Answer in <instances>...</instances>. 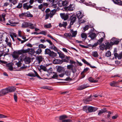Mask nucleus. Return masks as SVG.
<instances>
[{"instance_id":"nucleus-28","label":"nucleus","mask_w":122,"mask_h":122,"mask_svg":"<svg viewBox=\"0 0 122 122\" xmlns=\"http://www.w3.org/2000/svg\"><path fill=\"white\" fill-rule=\"evenodd\" d=\"M92 55L94 57H97L99 55L96 51H93L92 52Z\"/></svg>"},{"instance_id":"nucleus-8","label":"nucleus","mask_w":122,"mask_h":122,"mask_svg":"<svg viewBox=\"0 0 122 122\" xmlns=\"http://www.w3.org/2000/svg\"><path fill=\"white\" fill-rule=\"evenodd\" d=\"M69 17V20L70 21V23L74 24L76 19V15L70 14Z\"/></svg>"},{"instance_id":"nucleus-55","label":"nucleus","mask_w":122,"mask_h":122,"mask_svg":"<svg viewBox=\"0 0 122 122\" xmlns=\"http://www.w3.org/2000/svg\"><path fill=\"white\" fill-rule=\"evenodd\" d=\"M7 116L2 114H0V118H6Z\"/></svg>"},{"instance_id":"nucleus-3","label":"nucleus","mask_w":122,"mask_h":122,"mask_svg":"<svg viewBox=\"0 0 122 122\" xmlns=\"http://www.w3.org/2000/svg\"><path fill=\"white\" fill-rule=\"evenodd\" d=\"M97 107L92 106L88 107L86 106H84V111L86 113L94 112L98 109Z\"/></svg>"},{"instance_id":"nucleus-34","label":"nucleus","mask_w":122,"mask_h":122,"mask_svg":"<svg viewBox=\"0 0 122 122\" xmlns=\"http://www.w3.org/2000/svg\"><path fill=\"white\" fill-rule=\"evenodd\" d=\"M30 24H29V27L31 29H34L35 26V25L33 24H32L31 23L29 22Z\"/></svg>"},{"instance_id":"nucleus-12","label":"nucleus","mask_w":122,"mask_h":122,"mask_svg":"<svg viewBox=\"0 0 122 122\" xmlns=\"http://www.w3.org/2000/svg\"><path fill=\"white\" fill-rule=\"evenodd\" d=\"M7 93V92L5 88L2 89L0 91V97L3 96Z\"/></svg>"},{"instance_id":"nucleus-2","label":"nucleus","mask_w":122,"mask_h":122,"mask_svg":"<svg viewBox=\"0 0 122 122\" xmlns=\"http://www.w3.org/2000/svg\"><path fill=\"white\" fill-rule=\"evenodd\" d=\"M56 12V10L55 9L51 11L49 8L47 9L45 11L46 14L45 15V20L48 19L49 17L51 18H52L55 14Z\"/></svg>"},{"instance_id":"nucleus-31","label":"nucleus","mask_w":122,"mask_h":122,"mask_svg":"<svg viewBox=\"0 0 122 122\" xmlns=\"http://www.w3.org/2000/svg\"><path fill=\"white\" fill-rule=\"evenodd\" d=\"M68 118V117L65 115H63L60 116L59 117V119L60 120H62V121L65 118Z\"/></svg>"},{"instance_id":"nucleus-29","label":"nucleus","mask_w":122,"mask_h":122,"mask_svg":"<svg viewBox=\"0 0 122 122\" xmlns=\"http://www.w3.org/2000/svg\"><path fill=\"white\" fill-rule=\"evenodd\" d=\"M57 53L59 55V57L62 59L64 58L65 57V56L62 52H57Z\"/></svg>"},{"instance_id":"nucleus-51","label":"nucleus","mask_w":122,"mask_h":122,"mask_svg":"<svg viewBox=\"0 0 122 122\" xmlns=\"http://www.w3.org/2000/svg\"><path fill=\"white\" fill-rule=\"evenodd\" d=\"M84 4L87 6H91L93 5L92 4V3L91 2H89V3H87L85 2L84 3Z\"/></svg>"},{"instance_id":"nucleus-20","label":"nucleus","mask_w":122,"mask_h":122,"mask_svg":"<svg viewBox=\"0 0 122 122\" xmlns=\"http://www.w3.org/2000/svg\"><path fill=\"white\" fill-rule=\"evenodd\" d=\"M114 3L119 5H122V1L121 0H112Z\"/></svg>"},{"instance_id":"nucleus-42","label":"nucleus","mask_w":122,"mask_h":122,"mask_svg":"<svg viewBox=\"0 0 122 122\" xmlns=\"http://www.w3.org/2000/svg\"><path fill=\"white\" fill-rule=\"evenodd\" d=\"M35 74H34L35 77V76L37 77L40 79H42V78L39 75L37 72L35 71H34Z\"/></svg>"},{"instance_id":"nucleus-47","label":"nucleus","mask_w":122,"mask_h":122,"mask_svg":"<svg viewBox=\"0 0 122 122\" xmlns=\"http://www.w3.org/2000/svg\"><path fill=\"white\" fill-rule=\"evenodd\" d=\"M14 98L15 101L16 102H17V99L16 93H15L14 96Z\"/></svg>"},{"instance_id":"nucleus-60","label":"nucleus","mask_w":122,"mask_h":122,"mask_svg":"<svg viewBox=\"0 0 122 122\" xmlns=\"http://www.w3.org/2000/svg\"><path fill=\"white\" fill-rule=\"evenodd\" d=\"M53 50H54L56 51H58V50L57 48V47L54 45V46H53Z\"/></svg>"},{"instance_id":"nucleus-14","label":"nucleus","mask_w":122,"mask_h":122,"mask_svg":"<svg viewBox=\"0 0 122 122\" xmlns=\"http://www.w3.org/2000/svg\"><path fill=\"white\" fill-rule=\"evenodd\" d=\"M112 45L113 44H112V43L110 42V43L108 42H107L106 43V45H105V49L106 50L110 49Z\"/></svg>"},{"instance_id":"nucleus-33","label":"nucleus","mask_w":122,"mask_h":122,"mask_svg":"<svg viewBox=\"0 0 122 122\" xmlns=\"http://www.w3.org/2000/svg\"><path fill=\"white\" fill-rule=\"evenodd\" d=\"M37 61L38 62V63L40 64L42 61V56H39L37 58Z\"/></svg>"},{"instance_id":"nucleus-11","label":"nucleus","mask_w":122,"mask_h":122,"mask_svg":"<svg viewBox=\"0 0 122 122\" xmlns=\"http://www.w3.org/2000/svg\"><path fill=\"white\" fill-rule=\"evenodd\" d=\"M111 42L112 43L113 45H117L118 44L119 41L114 37L111 40Z\"/></svg>"},{"instance_id":"nucleus-64","label":"nucleus","mask_w":122,"mask_h":122,"mask_svg":"<svg viewBox=\"0 0 122 122\" xmlns=\"http://www.w3.org/2000/svg\"><path fill=\"white\" fill-rule=\"evenodd\" d=\"M43 7V5L42 4H41L40 5H39L38 8L39 9L41 10L42 8Z\"/></svg>"},{"instance_id":"nucleus-58","label":"nucleus","mask_w":122,"mask_h":122,"mask_svg":"<svg viewBox=\"0 0 122 122\" xmlns=\"http://www.w3.org/2000/svg\"><path fill=\"white\" fill-rule=\"evenodd\" d=\"M71 120L70 119H67L66 120L65 119L62 121V122H70L71 121Z\"/></svg>"},{"instance_id":"nucleus-1","label":"nucleus","mask_w":122,"mask_h":122,"mask_svg":"<svg viewBox=\"0 0 122 122\" xmlns=\"http://www.w3.org/2000/svg\"><path fill=\"white\" fill-rule=\"evenodd\" d=\"M30 51L29 48L25 50L24 49L18 50L17 51H14L12 53V55L14 58V60L18 59L19 58V55L21 54L24 53H26Z\"/></svg>"},{"instance_id":"nucleus-4","label":"nucleus","mask_w":122,"mask_h":122,"mask_svg":"<svg viewBox=\"0 0 122 122\" xmlns=\"http://www.w3.org/2000/svg\"><path fill=\"white\" fill-rule=\"evenodd\" d=\"M45 54H48L52 57H54L57 56V54L53 51H51L50 49H46L45 50Z\"/></svg>"},{"instance_id":"nucleus-6","label":"nucleus","mask_w":122,"mask_h":122,"mask_svg":"<svg viewBox=\"0 0 122 122\" xmlns=\"http://www.w3.org/2000/svg\"><path fill=\"white\" fill-rule=\"evenodd\" d=\"M68 1L67 0L63 1L62 0H60L58 2V4L60 7H61L62 6H66L68 4Z\"/></svg>"},{"instance_id":"nucleus-48","label":"nucleus","mask_w":122,"mask_h":122,"mask_svg":"<svg viewBox=\"0 0 122 122\" xmlns=\"http://www.w3.org/2000/svg\"><path fill=\"white\" fill-rule=\"evenodd\" d=\"M116 83V82L115 81H113L111 82L110 83V85L112 86H115V84Z\"/></svg>"},{"instance_id":"nucleus-40","label":"nucleus","mask_w":122,"mask_h":122,"mask_svg":"<svg viewBox=\"0 0 122 122\" xmlns=\"http://www.w3.org/2000/svg\"><path fill=\"white\" fill-rule=\"evenodd\" d=\"M8 22L10 23V25H14L17 24V23L15 22H14L11 20H9Z\"/></svg>"},{"instance_id":"nucleus-10","label":"nucleus","mask_w":122,"mask_h":122,"mask_svg":"<svg viewBox=\"0 0 122 122\" xmlns=\"http://www.w3.org/2000/svg\"><path fill=\"white\" fill-rule=\"evenodd\" d=\"M28 3H26L24 4L23 5V9L25 10H28L29 9H30L32 8L33 6L29 5H27Z\"/></svg>"},{"instance_id":"nucleus-45","label":"nucleus","mask_w":122,"mask_h":122,"mask_svg":"<svg viewBox=\"0 0 122 122\" xmlns=\"http://www.w3.org/2000/svg\"><path fill=\"white\" fill-rule=\"evenodd\" d=\"M105 46L104 44H102L99 46V48L101 50H103L105 48Z\"/></svg>"},{"instance_id":"nucleus-25","label":"nucleus","mask_w":122,"mask_h":122,"mask_svg":"<svg viewBox=\"0 0 122 122\" xmlns=\"http://www.w3.org/2000/svg\"><path fill=\"white\" fill-rule=\"evenodd\" d=\"M89 36L92 39H93L96 37V36L95 33H92L90 34Z\"/></svg>"},{"instance_id":"nucleus-19","label":"nucleus","mask_w":122,"mask_h":122,"mask_svg":"<svg viewBox=\"0 0 122 122\" xmlns=\"http://www.w3.org/2000/svg\"><path fill=\"white\" fill-rule=\"evenodd\" d=\"M29 22H23L22 24V27L23 28H25L29 27Z\"/></svg>"},{"instance_id":"nucleus-39","label":"nucleus","mask_w":122,"mask_h":122,"mask_svg":"<svg viewBox=\"0 0 122 122\" xmlns=\"http://www.w3.org/2000/svg\"><path fill=\"white\" fill-rule=\"evenodd\" d=\"M111 55V53L109 51H107L106 53L105 56L107 57L110 56Z\"/></svg>"},{"instance_id":"nucleus-41","label":"nucleus","mask_w":122,"mask_h":122,"mask_svg":"<svg viewBox=\"0 0 122 122\" xmlns=\"http://www.w3.org/2000/svg\"><path fill=\"white\" fill-rule=\"evenodd\" d=\"M91 27V25L90 24L86 25L84 27V31L88 30L89 28Z\"/></svg>"},{"instance_id":"nucleus-30","label":"nucleus","mask_w":122,"mask_h":122,"mask_svg":"<svg viewBox=\"0 0 122 122\" xmlns=\"http://www.w3.org/2000/svg\"><path fill=\"white\" fill-rule=\"evenodd\" d=\"M25 2V1L23 0L21 1L20 3H19L18 5L17 6L16 8L19 9H20L22 7L23 3Z\"/></svg>"},{"instance_id":"nucleus-15","label":"nucleus","mask_w":122,"mask_h":122,"mask_svg":"<svg viewBox=\"0 0 122 122\" xmlns=\"http://www.w3.org/2000/svg\"><path fill=\"white\" fill-rule=\"evenodd\" d=\"M76 16L79 19H81L84 15L82 14L81 11H77L76 13Z\"/></svg>"},{"instance_id":"nucleus-46","label":"nucleus","mask_w":122,"mask_h":122,"mask_svg":"<svg viewBox=\"0 0 122 122\" xmlns=\"http://www.w3.org/2000/svg\"><path fill=\"white\" fill-rule=\"evenodd\" d=\"M47 33L46 31H42L39 33V34L43 35H46Z\"/></svg>"},{"instance_id":"nucleus-9","label":"nucleus","mask_w":122,"mask_h":122,"mask_svg":"<svg viewBox=\"0 0 122 122\" xmlns=\"http://www.w3.org/2000/svg\"><path fill=\"white\" fill-rule=\"evenodd\" d=\"M31 58L30 57H27L25 56L24 57L23 56H21V60H23L26 64H29L30 62Z\"/></svg>"},{"instance_id":"nucleus-17","label":"nucleus","mask_w":122,"mask_h":122,"mask_svg":"<svg viewBox=\"0 0 122 122\" xmlns=\"http://www.w3.org/2000/svg\"><path fill=\"white\" fill-rule=\"evenodd\" d=\"M67 25V23L66 21H64L62 24L61 23H59V26L60 27H63L65 28H66Z\"/></svg>"},{"instance_id":"nucleus-44","label":"nucleus","mask_w":122,"mask_h":122,"mask_svg":"<svg viewBox=\"0 0 122 122\" xmlns=\"http://www.w3.org/2000/svg\"><path fill=\"white\" fill-rule=\"evenodd\" d=\"M39 48L41 49V48L45 49L46 48V46H44L43 44H40L38 46Z\"/></svg>"},{"instance_id":"nucleus-23","label":"nucleus","mask_w":122,"mask_h":122,"mask_svg":"<svg viewBox=\"0 0 122 122\" xmlns=\"http://www.w3.org/2000/svg\"><path fill=\"white\" fill-rule=\"evenodd\" d=\"M33 15L31 14L30 12L28 11L26 12H25V16L27 17H32Z\"/></svg>"},{"instance_id":"nucleus-52","label":"nucleus","mask_w":122,"mask_h":122,"mask_svg":"<svg viewBox=\"0 0 122 122\" xmlns=\"http://www.w3.org/2000/svg\"><path fill=\"white\" fill-rule=\"evenodd\" d=\"M58 77V76L57 75L56 73H55V74L53 75V76L52 77V78L53 79H55L56 78H57Z\"/></svg>"},{"instance_id":"nucleus-13","label":"nucleus","mask_w":122,"mask_h":122,"mask_svg":"<svg viewBox=\"0 0 122 122\" xmlns=\"http://www.w3.org/2000/svg\"><path fill=\"white\" fill-rule=\"evenodd\" d=\"M114 55L115 58H118V59L121 60L122 58V52L118 54L117 53H114Z\"/></svg>"},{"instance_id":"nucleus-24","label":"nucleus","mask_w":122,"mask_h":122,"mask_svg":"<svg viewBox=\"0 0 122 122\" xmlns=\"http://www.w3.org/2000/svg\"><path fill=\"white\" fill-rule=\"evenodd\" d=\"M64 68L60 66H58L57 67V70L59 72H62L63 71Z\"/></svg>"},{"instance_id":"nucleus-59","label":"nucleus","mask_w":122,"mask_h":122,"mask_svg":"<svg viewBox=\"0 0 122 122\" xmlns=\"http://www.w3.org/2000/svg\"><path fill=\"white\" fill-rule=\"evenodd\" d=\"M98 44L97 43V42L96 43H95L94 45H92L90 44V46H92V47H94L97 46Z\"/></svg>"},{"instance_id":"nucleus-16","label":"nucleus","mask_w":122,"mask_h":122,"mask_svg":"<svg viewBox=\"0 0 122 122\" xmlns=\"http://www.w3.org/2000/svg\"><path fill=\"white\" fill-rule=\"evenodd\" d=\"M102 34L103 36V37L101 38L100 39H99L97 42L98 44L99 45H100L102 43L103 40L104 38L105 37V35L104 33H103Z\"/></svg>"},{"instance_id":"nucleus-57","label":"nucleus","mask_w":122,"mask_h":122,"mask_svg":"<svg viewBox=\"0 0 122 122\" xmlns=\"http://www.w3.org/2000/svg\"><path fill=\"white\" fill-rule=\"evenodd\" d=\"M73 67V66L71 65H68L67 66V67L68 69H72Z\"/></svg>"},{"instance_id":"nucleus-56","label":"nucleus","mask_w":122,"mask_h":122,"mask_svg":"<svg viewBox=\"0 0 122 122\" xmlns=\"http://www.w3.org/2000/svg\"><path fill=\"white\" fill-rule=\"evenodd\" d=\"M89 72V70L88 68L86 67L84 68V73L86 72L87 73H88Z\"/></svg>"},{"instance_id":"nucleus-37","label":"nucleus","mask_w":122,"mask_h":122,"mask_svg":"<svg viewBox=\"0 0 122 122\" xmlns=\"http://www.w3.org/2000/svg\"><path fill=\"white\" fill-rule=\"evenodd\" d=\"M51 26H52L51 23L45 25L44 26V27L45 28H50Z\"/></svg>"},{"instance_id":"nucleus-7","label":"nucleus","mask_w":122,"mask_h":122,"mask_svg":"<svg viewBox=\"0 0 122 122\" xmlns=\"http://www.w3.org/2000/svg\"><path fill=\"white\" fill-rule=\"evenodd\" d=\"M64 9L66 11H72L75 9V5L74 4H70L67 7H64Z\"/></svg>"},{"instance_id":"nucleus-5","label":"nucleus","mask_w":122,"mask_h":122,"mask_svg":"<svg viewBox=\"0 0 122 122\" xmlns=\"http://www.w3.org/2000/svg\"><path fill=\"white\" fill-rule=\"evenodd\" d=\"M70 14L68 13H61L60 15L61 18L64 20H67L69 18Z\"/></svg>"},{"instance_id":"nucleus-36","label":"nucleus","mask_w":122,"mask_h":122,"mask_svg":"<svg viewBox=\"0 0 122 122\" xmlns=\"http://www.w3.org/2000/svg\"><path fill=\"white\" fill-rule=\"evenodd\" d=\"M42 52V51L41 49L39 48L35 52L36 54L39 55Z\"/></svg>"},{"instance_id":"nucleus-32","label":"nucleus","mask_w":122,"mask_h":122,"mask_svg":"<svg viewBox=\"0 0 122 122\" xmlns=\"http://www.w3.org/2000/svg\"><path fill=\"white\" fill-rule=\"evenodd\" d=\"M56 62V63L57 64H60L62 63L63 62V60H60L59 59H56L55 61Z\"/></svg>"},{"instance_id":"nucleus-38","label":"nucleus","mask_w":122,"mask_h":122,"mask_svg":"<svg viewBox=\"0 0 122 122\" xmlns=\"http://www.w3.org/2000/svg\"><path fill=\"white\" fill-rule=\"evenodd\" d=\"M40 67L41 69L43 70L44 71H46V68L45 66L41 65L40 66Z\"/></svg>"},{"instance_id":"nucleus-26","label":"nucleus","mask_w":122,"mask_h":122,"mask_svg":"<svg viewBox=\"0 0 122 122\" xmlns=\"http://www.w3.org/2000/svg\"><path fill=\"white\" fill-rule=\"evenodd\" d=\"M71 33L72 34V35H71V37H75L76 34L77 32L76 31H74L73 29H71V30L70 31Z\"/></svg>"},{"instance_id":"nucleus-43","label":"nucleus","mask_w":122,"mask_h":122,"mask_svg":"<svg viewBox=\"0 0 122 122\" xmlns=\"http://www.w3.org/2000/svg\"><path fill=\"white\" fill-rule=\"evenodd\" d=\"M84 89V85H83L79 86L77 88V90H81Z\"/></svg>"},{"instance_id":"nucleus-27","label":"nucleus","mask_w":122,"mask_h":122,"mask_svg":"<svg viewBox=\"0 0 122 122\" xmlns=\"http://www.w3.org/2000/svg\"><path fill=\"white\" fill-rule=\"evenodd\" d=\"M65 59L63 60V62H69V61L70 60H69L70 58H71L69 56H65Z\"/></svg>"},{"instance_id":"nucleus-50","label":"nucleus","mask_w":122,"mask_h":122,"mask_svg":"<svg viewBox=\"0 0 122 122\" xmlns=\"http://www.w3.org/2000/svg\"><path fill=\"white\" fill-rule=\"evenodd\" d=\"M27 75L30 77H35L34 74L33 73H29Z\"/></svg>"},{"instance_id":"nucleus-22","label":"nucleus","mask_w":122,"mask_h":122,"mask_svg":"<svg viewBox=\"0 0 122 122\" xmlns=\"http://www.w3.org/2000/svg\"><path fill=\"white\" fill-rule=\"evenodd\" d=\"M107 111L106 108H103L99 110V112L98 113V115H100L102 113L106 112Z\"/></svg>"},{"instance_id":"nucleus-35","label":"nucleus","mask_w":122,"mask_h":122,"mask_svg":"<svg viewBox=\"0 0 122 122\" xmlns=\"http://www.w3.org/2000/svg\"><path fill=\"white\" fill-rule=\"evenodd\" d=\"M91 96H90L88 97V98L86 99V100H84V103L87 104V102H89V101H91L92 100L91 99H90V98H91Z\"/></svg>"},{"instance_id":"nucleus-49","label":"nucleus","mask_w":122,"mask_h":122,"mask_svg":"<svg viewBox=\"0 0 122 122\" xmlns=\"http://www.w3.org/2000/svg\"><path fill=\"white\" fill-rule=\"evenodd\" d=\"M47 36L49 37L52 39V40H54V41H56L57 43H58L57 42V41L54 39V38H53V37L50 34H48L47 35Z\"/></svg>"},{"instance_id":"nucleus-54","label":"nucleus","mask_w":122,"mask_h":122,"mask_svg":"<svg viewBox=\"0 0 122 122\" xmlns=\"http://www.w3.org/2000/svg\"><path fill=\"white\" fill-rule=\"evenodd\" d=\"M25 13H22L21 14H20L19 16L20 17H23L24 16H25Z\"/></svg>"},{"instance_id":"nucleus-21","label":"nucleus","mask_w":122,"mask_h":122,"mask_svg":"<svg viewBox=\"0 0 122 122\" xmlns=\"http://www.w3.org/2000/svg\"><path fill=\"white\" fill-rule=\"evenodd\" d=\"M88 80L90 82L92 83H97V82L98 81L97 80H95L92 77H90L88 79Z\"/></svg>"},{"instance_id":"nucleus-63","label":"nucleus","mask_w":122,"mask_h":122,"mask_svg":"<svg viewBox=\"0 0 122 122\" xmlns=\"http://www.w3.org/2000/svg\"><path fill=\"white\" fill-rule=\"evenodd\" d=\"M21 63L19 62H18V63H17L16 64L17 66H18V67H20L21 66Z\"/></svg>"},{"instance_id":"nucleus-61","label":"nucleus","mask_w":122,"mask_h":122,"mask_svg":"<svg viewBox=\"0 0 122 122\" xmlns=\"http://www.w3.org/2000/svg\"><path fill=\"white\" fill-rule=\"evenodd\" d=\"M9 5V3L7 2L5 3L3 5V7H6L7 6Z\"/></svg>"},{"instance_id":"nucleus-62","label":"nucleus","mask_w":122,"mask_h":122,"mask_svg":"<svg viewBox=\"0 0 122 122\" xmlns=\"http://www.w3.org/2000/svg\"><path fill=\"white\" fill-rule=\"evenodd\" d=\"M2 18H3V21H4L5 20V15L3 14H2Z\"/></svg>"},{"instance_id":"nucleus-18","label":"nucleus","mask_w":122,"mask_h":122,"mask_svg":"<svg viewBox=\"0 0 122 122\" xmlns=\"http://www.w3.org/2000/svg\"><path fill=\"white\" fill-rule=\"evenodd\" d=\"M6 90L7 92V93H8L9 92H11L14 91L15 90V89L14 88L12 87H9L7 88H6Z\"/></svg>"},{"instance_id":"nucleus-53","label":"nucleus","mask_w":122,"mask_h":122,"mask_svg":"<svg viewBox=\"0 0 122 122\" xmlns=\"http://www.w3.org/2000/svg\"><path fill=\"white\" fill-rule=\"evenodd\" d=\"M46 41L48 42L51 45L54 46V45L52 43V42L50 40H46Z\"/></svg>"}]
</instances>
